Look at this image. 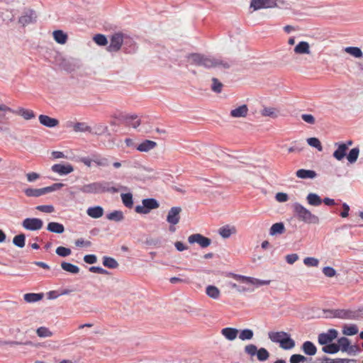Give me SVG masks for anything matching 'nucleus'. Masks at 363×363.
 I'll use <instances>...</instances> for the list:
<instances>
[{"label": "nucleus", "instance_id": "1", "mask_svg": "<svg viewBox=\"0 0 363 363\" xmlns=\"http://www.w3.org/2000/svg\"><path fill=\"white\" fill-rule=\"evenodd\" d=\"M113 182H106V181H101V182H95L86 184H84L83 186L77 187V189L84 193V194H104L106 192L115 194L119 191L121 189H125L126 187L119 185V187L117 188L113 186Z\"/></svg>", "mask_w": 363, "mask_h": 363}, {"label": "nucleus", "instance_id": "2", "mask_svg": "<svg viewBox=\"0 0 363 363\" xmlns=\"http://www.w3.org/2000/svg\"><path fill=\"white\" fill-rule=\"evenodd\" d=\"M188 60L192 65L202 66L207 69L222 67L228 69L230 67L229 62L220 58H216L213 56L205 55L199 53H192L188 55Z\"/></svg>", "mask_w": 363, "mask_h": 363}, {"label": "nucleus", "instance_id": "3", "mask_svg": "<svg viewBox=\"0 0 363 363\" xmlns=\"http://www.w3.org/2000/svg\"><path fill=\"white\" fill-rule=\"evenodd\" d=\"M294 212L297 218L307 224H319L320 218L299 203L293 205Z\"/></svg>", "mask_w": 363, "mask_h": 363}, {"label": "nucleus", "instance_id": "4", "mask_svg": "<svg viewBox=\"0 0 363 363\" xmlns=\"http://www.w3.org/2000/svg\"><path fill=\"white\" fill-rule=\"evenodd\" d=\"M132 42V38L125 34L121 33H114L111 37L107 50L110 52H116L121 50L123 45L125 46V45L130 44ZM123 48L125 52H128L125 47H123Z\"/></svg>", "mask_w": 363, "mask_h": 363}, {"label": "nucleus", "instance_id": "5", "mask_svg": "<svg viewBox=\"0 0 363 363\" xmlns=\"http://www.w3.org/2000/svg\"><path fill=\"white\" fill-rule=\"evenodd\" d=\"M79 161L88 167H91L92 166V163H94L96 166L99 168L107 167L111 164L108 158L103 157L99 154H92L91 157H80Z\"/></svg>", "mask_w": 363, "mask_h": 363}, {"label": "nucleus", "instance_id": "6", "mask_svg": "<svg viewBox=\"0 0 363 363\" xmlns=\"http://www.w3.org/2000/svg\"><path fill=\"white\" fill-rule=\"evenodd\" d=\"M245 354L250 357L257 356V359L259 362L267 361L270 354L268 350L264 347H260L257 349V347L254 344H248L244 348Z\"/></svg>", "mask_w": 363, "mask_h": 363}, {"label": "nucleus", "instance_id": "7", "mask_svg": "<svg viewBox=\"0 0 363 363\" xmlns=\"http://www.w3.org/2000/svg\"><path fill=\"white\" fill-rule=\"evenodd\" d=\"M65 186L62 183H55L50 186L43 187L41 189L28 188L24 190L27 196L29 197H39L42 195L55 191Z\"/></svg>", "mask_w": 363, "mask_h": 363}, {"label": "nucleus", "instance_id": "8", "mask_svg": "<svg viewBox=\"0 0 363 363\" xmlns=\"http://www.w3.org/2000/svg\"><path fill=\"white\" fill-rule=\"evenodd\" d=\"M143 206H137L135 211L138 213L147 214L152 209L159 208L160 204L155 199L150 198L142 200Z\"/></svg>", "mask_w": 363, "mask_h": 363}, {"label": "nucleus", "instance_id": "9", "mask_svg": "<svg viewBox=\"0 0 363 363\" xmlns=\"http://www.w3.org/2000/svg\"><path fill=\"white\" fill-rule=\"evenodd\" d=\"M231 276L233 278L242 283L250 284L252 285L256 286L257 287L263 285H268L270 283L269 280H261L256 278L245 277L236 274H231Z\"/></svg>", "mask_w": 363, "mask_h": 363}, {"label": "nucleus", "instance_id": "10", "mask_svg": "<svg viewBox=\"0 0 363 363\" xmlns=\"http://www.w3.org/2000/svg\"><path fill=\"white\" fill-rule=\"evenodd\" d=\"M22 227L30 231L40 230L43 226V221L38 218H26L22 221Z\"/></svg>", "mask_w": 363, "mask_h": 363}, {"label": "nucleus", "instance_id": "11", "mask_svg": "<svg viewBox=\"0 0 363 363\" xmlns=\"http://www.w3.org/2000/svg\"><path fill=\"white\" fill-rule=\"evenodd\" d=\"M335 315L337 318L346 320H358L361 316L359 310L339 309V311L335 312Z\"/></svg>", "mask_w": 363, "mask_h": 363}, {"label": "nucleus", "instance_id": "12", "mask_svg": "<svg viewBox=\"0 0 363 363\" xmlns=\"http://www.w3.org/2000/svg\"><path fill=\"white\" fill-rule=\"evenodd\" d=\"M37 14L34 10L26 9L18 18V23L22 26H26L36 21Z\"/></svg>", "mask_w": 363, "mask_h": 363}, {"label": "nucleus", "instance_id": "13", "mask_svg": "<svg viewBox=\"0 0 363 363\" xmlns=\"http://www.w3.org/2000/svg\"><path fill=\"white\" fill-rule=\"evenodd\" d=\"M277 0H251L250 7L255 11L262 9H272L277 6Z\"/></svg>", "mask_w": 363, "mask_h": 363}, {"label": "nucleus", "instance_id": "14", "mask_svg": "<svg viewBox=\"0 0 363 363\" xmlns=\"http://www.w3.org/2000/svg\"><path fill=\"white\" fill-rule=\"evenodd\" d=\"M337 331L335 329H329L327 333L319 334L318 337V343L321 345H326L333 342L337 336Z\"/></svg>", "mask_w": 363, "mask_h": 363}, {"label": "nucleus", "instance_id": "15", "mask_svg": "<svg viewBox=\"0 0 363 363\" xmlns=\"http://www.w3.org/2000/svg\"><path fill=\"white\" fill-rule=\"evenodd\" d=\"M182 208L179 206L172 207L167 216V222L172 225H175L179 223L182 212Z\"/></svg>", "mask_w": 363, "mask_h": 363}, {"label": "nucleus", "instance_id": "16", "mask_svg": "<svg viewBox=\"0 0 363 363\" xmlns=\"http://www.w3.org/2000/svg\"><path fill=\"white\" fill-rule=\"evenodd\" d=\"M188 241L191 244L198 243L203 248L208 247L211 243V240L210 238L204 237L199 233L193 234L189 236Z\"/></svg>", "mask_w": 363, "mask_h": 363}, {"label": "nucleus", "instance_id": "17", "mask_svg": "<svg viewBox=\"0 0 363 363\" xmlns=\"http://www.w3.org/2000/svg\"><path fill=\"white\" fill-rule=\"evenodd\" d=\"M51 169L53 172L60 175H67L74 171L73 167L69 164H55L52 166Z\"/></svg>", "mask_w": 363, "mask_h": 363}, {"label": "nucleus", "instance_id": "18", "mask_svg": "<svg viewBox=\"0 0 363 363\" xmlns=\"http://www.w3.org/2000/svg\"><path fill=\"white\" fill-rule=\"evenodd\" d=\"M335 147L337 149L334 151L333 156L338 161L342 160L347 156V147L343 143H335Z\"/></svg>", "mask_w": 363, "mask_h": 363}, {"label": "nucleus", "instance_id": "19", "mask_svg": "<svg viewBox=\"0 0 363 363\" xmlns=\"http://www.w3.org/2000/svg\"><path fill=\"white\" fill-rule=\"evenodd\" d=\"M40 124L48 128H54L59 124V121L47 115H40L38 117Z\"/></svg>", "mask_w": 363, "mask_h": 363}, {"label": "nucleus", "instance_id": "20", "mask_svg": "<svg viewBox=\"0 0 363 363\" xmlns=\"http://www.w3.org/2000/svg\"><path fill=\"white\" fill-rule=\"evenodd\" d=\"M222 335H223L228 340L233 341L238 337L239 330L235 328H225L220 331Z\"/></svg>", "mask_w": 363, "mask_h": 363}, {"label": "nucleus", "instance_id": "21", "mask_svg": "<svg viewBox=\"0 0 363 363\" xmlns=\"http://www.w3.org/2000/svg\"><path fill=\"white\" fill-rule=\"evenodd\" d=\"M104 213V208L100 206H91L87 208L86 214L92 218H99Z\"/></svg>", "mask_w": 363, "mask_h": 363}, {"label": "nucleus", "instance_id": "22", "mask_svg": "<svg viewBox=\"0 0 363 363\" xmlns=\"http://www.w3.org/2000/svg\"><path fill=\"white\" fill-rule=\"evenodd\" d=\"M9 113H13V109L4 104H0V123H5L9 121Z\"/></svg>", "mask_w": 363, "mask_h": 363}, {"label": "nucleus", "instance_id": "23", "mask_svg": "<svg viewBox=\"0 0 363 363\" xmlns=\"http://www.w3.org/2000/svg\"><path fill=\"white\" fill-rule=\"evenodd\" d=\"M248 113V107L247 105L243 104L235 109L231 110L230 116L233 118H242L245 117Z\"/></svg>", "mask_w": 363, "mask_h": 363}, {"label": "nucleus", "instance_id": "24", "mask_svg": "<svg viewBox=\"0 0 363 363\" xmlns=\"http://www.w3.org/2000/svg\"><path fill=\"white\" fill-rule=\"evenodd\" d=\"M301 349L304 354L309 356H313L316 354L317 348L311 341H306L303 343Z\"/></svg>", "mask_w": 363, "mask_h": 363}, {"label": "nucleus", "instance_id": "25", "mask_svg": "<svg viewBox=\"0 0 363 363\" xmlns=\"http://www.w3.org/2000/svg\"><path fill=\"white\" fill-rule=\"evenodd\" d=\"M286 228L282 222L276 223L273 224L269 229V235L271 236H276L284 233Z\"/></svg>", "mask_w": 363, "mask_h": 363}, {"label": "nucleus", "instance_id": "26", "mask_svg": "<svg viewBox=\"0 0 363 363\" xmlns=\"http://www.w3.org/2000/svg\"><path fill=\"white\" fill-rule=\"evenodd\" d=\"M296 175L300 179H314L317 174L314 170L301 169L296 171Z\"/></svg>", "mask_w": 363, "mask_h": 363}, {"label": "nucleus", "instance_id": "27", "mask_svg": "<svg viewBox=\"0 0 363 363\" xmlns=\"http://www.w3.org/2000/svg\"><path fill=\"white\" fill-rule=\"evenodd\" d=\"M294 52L298 55L310 54V45L308 42L301 41L295 48Z\"/></svg>", "mask_w": 363, "mask_h": 363}, {"label": "nucleus", "instance_id": "28", "mask_svg": "<svg viewBox=\"0 0 363 363\" xmlns=\"http://www.w3.org/2000/svg\"><path fill=\"white\" fill-rule=\"evenodd\" d=\"M157 146V143L152 140H145L140 145H138L136 149L140 152H147L150 150L154 149Z\"/></svg>", "mask_w": 363, "mask_h": 363}, {"label": "nucleus", "instance_id": "29", "mask_svg": "<svg viewBox=\"0 0 363 363\" xmlns=\"http://www.w3.org/2000/svg\"><path fill=\"white\" fill-rule=\"evenodd\" d=\"M218 233L223 238L226 239L236 233V228L234 226L225 225L219 228Z\"/></svg>", "mask_w": 363, "mask_h": 363}, {"label": "nucleus", "instance_id": "30", "mask_svg": "<svg viewBox=\"0 0 363 363\" xmlns=\"http://www.w3.org/2000/svg\"><path fill=\"white\" fill-rule=\"evenodd\" d=\"M43 293H28L23 295V299L27 303H35L43 299Z\"/></svg>", "mask_w": 363, "mask_h": 363}, {"label": "nucleus", "instance_id": "31", "mask_svg": "<svg viewBox=\"0 0 363 363\" xmlns=\"http://www.w3.org/2000/svg\"><path fill=\"white\" fill-rule=\"evenodd\" d=\"M47 230L51 233L61 234L65 231L62 224L57 222H50L48 224Z\"/></svg>", "mask_w": 363, "mask_h": 363}, {"label": "nucleus", "instance_id": "32", "mask_svg": "<svg viewBox=\"0 0 363 363\" xmlns=\"http://www.w3.org/2000/svg\"><path fill=\"white\" fill-rule=\"evenodd\" d=\"M286 336H287V333L284 331L268 333V337L270 340L276 343H279Z\"/></svg>", "mask_w": 363, "mask_h": 363}, {"label": "nucleus", "instance_id": "33", "mask_svg": "<svg viewBox=\"0 0 363 363\" xmlns=\"http://www.w3.org/2000/svg\"><path fill=\"white\" fill-rule=\"evenodd\" d=\"M13 113L22 116L26 120H30L35 117L33 111L19 108L17 110H13Z\"/></svg>", "mask_w": 363, "mask_h": 363}, {"label": "nucleus", "instance_id": "34", "mask_svg": "<svg viewBox=\"0 0 363 363\" xmlns=\"http://www.w3.org/2000/svg\"><path fill=\"white\" fill-rule=\"evenodd\" d=\"M124 214L123 211L116 210L106 215V218L109 220L115 222H121L124 220Z\"/></svg>", "mask_w": 363, "mask_h": 363}, {"label": "nucleus", "instance_id": "35", "mask_svg": "<svg viewBox=\"0 0 363 363\" xmlns=\"http://www.w3.org/2000/svg\"><path fill=\"white\" fill-rule=\"evenodd\" d=\"M308 204L313 206H319L322 203L321 198L315 193H309L306 196Z\"/></svg>", "mask_w": 363, "mask_h": 363}, {"label": "nucleus", "instance_id": "36", "mask_svg": "<svg viewBox=\"0 0 363 363\" xmlns=\"http://www.w3.org/2000/svg\"><path fill=\"white\" fill-rule=\"evenodd\" d=\"M279 346L284 350H291L295 347V341L287 333V336L279 342Z\"/></svg>", "mask_w": 363, "mask_h": 363}, {"label": "nucleus", "instance_id": "37", "mask_svg": "<svg viewBox=\"0 0 363 363\" xmlns=\"http://www.w3.org/2000/svg\"><path fill=\"white\" fill-rule=\"evenodd\" d=\"M55 40L60 44H65L67 40V35L61 30H57L53 32Z\"/></svg>", "mask_w": 363, "mask_h": 363}, {"label": "nucleus", "instance_id": "38", "mask_svg": "<svg viewBox=\"0 0 363 363\" xmlns=\"http://www.w3.org/2000/svg\"><path fill=\"white\" fill-rule=\"evenodd\" d=\"M359 155V148L356 147L352 149H351L349 151V153L347 154V160L349 163L354 164L357 162L358 157Z\"/></svg>", "mask_w": 363, "mask_h": 363}, {"label": "nucleus", "instance_id": "39", "mask_svg": "<svg viewBox=\"0 0 363 363\" xmlns=\"http://www.w3.org/2000/svg\"><path fill=\"white\" fill-rule=\"evenodd\" d=\"M108 131V127L102 123L96 124L94 126L91 127L90 133L101 135Z\"/></svg>", "mask_w": 363, "mask_h": 363}, {"label": "nucleus", "instance_id": "40", "mask_svg": "<svg viewBox=\"0 0 363 363\" xmlns=\"http://www.w3.org/2000/svg\"><path fill=\"white\" fill-rule=\"evenodd\" d=\"M72 124V123H70ZM70 126H72L73 130L75 132H89L91 131V126L88 125L86 123L83 122H78L73 125H70Z\"/></svg>", "mask_w": 363, "mask_h": 363}, {"label": "nucleus", "instance_id": "41", "mask_svg": "<svg viewBox=\"0 0 363 363\" xmlns=\"http://www.w3.org/2000/svg\"><path fill=\"white\" fill-rule=\"evenodd\" d=\"M103 264L109 269H116L119 266L118 262L114 258L107 256L103 257Z\"/></svg>", "mask_w": 363, "mask_h": 363}, {"label": "nucleus", "instance_id": "42", "mask_svg": "<svg viewBox=\"0 0 363 363\" xmlns=\"http://www.w3.org/2000/svg\"><path fill=\"white\" fill-rule=\"evenodd\" d=\"M206 294L211 298L218 299L220 296V290L215 286L209 285L206 289Z\"/></svg>", "mask_w": 363, "mask_h": 363}, {"label": "nucleus", "instance_id": "43", "mask_svg": "<svg viewBox=\"0 0 363 363\" xmlns=\"http://www.w3.org/2000/svg\"><path fill=\"white\" fill-rule=\"evenodd\" d=\"M61 267L63 270L72 274H78L79 272V268L77 266L66 262L61 263Z\"/></svg>", "mask_w": 363, "mask_h": 363}, {"label": "nucleus", "instance_id": "44", "mask_svg": "<svg viewBox=\"0 0 363 363\" xmlns=\"http://www.w3.org/2000/svg\"><path fill=\"white\" fill-rule=\"evenodd\" d=\"M261 114L263 116H269L272 118H276L278 116V111L273 107H264L261 111Z\"/></svg>", "mask_w": 363, "mask_h": 363}, {"label": "nucleus", "instance_id": "45", "mask_svg": "<svg viewBox=\"0 0 363 363\" xmlns=\"http://www.w3.org/2000/svg\"><path fill=\"white\" fill-rule=\"evenodd\" d=\"M121 200L124 206L128 208H131L133 206V195L131 193L122 194L121 195Z\"/></svg>", "mask_w": 363, "mask_h": 363}, {"label": "nucleus", "instance_id": "46", "mask_svg": "<svg viewBox=\"0 0 363 363\" xmlns=\"http://www.w3.org/2000/svg\"><path fill=\"white\" fill-rule=\"evenodd\" d=\"M345 51L357 58H361L363 56V52L358 47H347Z\"/></svg>", "mask_w": 363, "mask_h": 363}, {"label": "nucleus", "instance_id": "47", "mask_svg": "<svg viewBox=\"0 0 363 363\" xmlns=\"http://www.w3.org/2000/svg\"><path fill=\"white\" fill-rule=\"evenodd\" d=\"M13 243L16 247L23 248L26 244V235L23 233H21L14 236Z\"/></svg>", "mask_w": 363, "mask_h": 363}, {"label": "nucleus", "instance_id": "48", "mask_svg": "<svg viewBox=\"0 0 363 363\" xmlns=\"http://www.w3.org/2000/svg\"><path fill=\"white\" fill-rule=\"evenodd\" d=\"M358 333L356 325H345L342 328V333L345 335H354Z\"/></svg>", "mask_w": 363, "mask_h": 363}, {"label": "nucleus", "instance_id": "49", "mask_svg": "<svg viewBox=\"0 0 363 363\" xmlns=\"http://www.w3.org/2000/svg\"><path fill=\"white\" fill-rule=\"evenodd\" d=\"M239 338L242 340H250L253 338L254 333L251 329H244L239 332Z\"/></svg>", "mask_w": 363, "mask_h": 363}, {"label": "nucleus", "instance_id": "50", "mask_svg": "<svg viewBox=\"0 0 363 363\" xmlns=\"http://www.w3.org/2000/svg\"><path fill=\"white\" fill-rule=\"evenodd\" d=\"M350 341L345 337H342L337 340V345L340 346V350L342 352L349 351Z\"/></svg>", "mask_w": 363, "mask_h": 363}, {"label": "nucleus", "instance_id": "51", "mask_svg": "<svg viewBox=\"0 0 363 363\" xmlns=\"http://www.w3.org/2000/svg\"><path fill=\"white\" fill-rule=\"evenodd\" d=\"M322 350L328 354H335L340 350V346L335 343H329L323 347Z\"/></svg>", "mask_w": 363, "mask_h": 363}, {"label": "nucleus", "instance_id": "52", "mask_svg": "<svg viewBox=\"0 0 363 363\" xmlns=\"http://www.w3.org/2000/svg\"><path fill=\"white\" fill-rule=\"evenodd\" d=\"M307 143L310 146L316 148L318 151H322L323 150V147H322L321 143L319 140V139L317 138H308L307 139Z\"/></svg>", "mask_w": 363, "mask_h": 363}, {"label": "nucleus", "instance_id": "53", "mask_svg": "<svg viewBox=\"0 0 363 363\" xmlns=\"http://www.w3.org/2000/svg\"><path fill=\"white\" fill-rule=\"evenodd\" d=\"M322 363H357V361L355 359H332L330 358H325Z\"/></svg>", "mask_w": 363, "mask_h": 363}, {"label": "nucleus", "instance_id": "54", "mask_svg": "<svg viewBox=\"0 0 363 363\" xmlns=\"http://www.w3.org/2000/svg\"><path fill=\"white\" fill-rule=\"evenodd\" d=\"M37 335L40 337H48L52 335V333L45 327H40L36 330Z\"/></svg>", "mask_w": 363, "mask_h": 363}, {"label": "nucleus", "instance_id": "55", "mask_svg": "<svg viewBox=\"0 0 363 363\" xmlns=\"http://www.w3.org/2000/svg\"><path fill=\"white\" fill-rule=\"evenodd\" d=\"M137 119V116L132 115V116H127L125 117V120L129 125H131L133 128H136L138 127L140 124V121Z\"/></svg>", "mask_w": 363, "mask_h": 363}, {"label": "nucleus", "instance_id": "56", "mask_svg": "<svg viewBox=\"0 0 363 363\" xmlns=\"http://www.w3.org/2000/svg\"><path fill=\"white\" fill-rule=\"evenodd\" d=\"M55 252L57 255L62 257H65L70 255L72 253V251L69 248L60 246V247H57Z\"/></svg>", "mask_w": 363, "mask_h": 363}, {"label": "nucleus", "instance_id": "57", "mask_svg": "<svg viewBox=\"0 0 363 363\" xmlns=\"http://www.w3.org/2000/svg\"><path fill=\"white\" fill-rule=\"evenodd\" d=\"M307 361V357L302 354H295L290 357V363H301Z\"/></svg>", "mask_w": 363, "mask_h": 363}, {"label": "nucleus", "instance_id": "58", "mask_svg": "<svg viewBox=\"0 0 363 363\" xmlns=\"http://www.w3.org/2000/svg\"><path fill=\"white\" fill-rule=\"evenodd\" d=\"M94 42L101 46L106 45L108 43V40L104 35L96 34L94 37Z\"/></svg>", "mask_w": 363, "mask_h": 363}, {"label": "nucleus", "instance_id": "59", "mask_svg": "<svg viewBox=\"0 0 363 363\" xmlns=\"http://www.w3.org/2000/svg\"><path fill=\"white\" fill-rule=\"evenodd\" d=\"M211 89L216 93H220L223 87V84L216 78L212 79Z\"/></svg>", "mask_w": 363, "mask_h": 363}, {"label": "nucleus", "instance_id": "60", "mask_svg": "<svg viewBox=\"0 0 363 363\" xmlns=\"http://www.w3.org/2000/svg\"><path fill=\"white\" fill-rule=\"evenodd\" d=\"M35 208L43 213H51L55 211V208L52 205H40L37 206Z\"/></svg>", "mask_w": 363, "mask_h": 363}, {"label": "nucleus", "instance_id": "61", "mask_svg": "<svg viewBox=\"0 0 363 363\" xmlns=\"http://www.w3.org/2000/svg\"><path fill=\"white\" fill-rule=\"evenodd\" d=\"M318 262V259L314 257H306L303 259V263L309 267H317Z\"/></svg>", "mask_w": 363, "mask_h": 363}, {"label": "nucleus", "instance_id": "62", "mask_svg": "<svg viewBox=\"0 0 363 363\" xmlns=\"http://www.w3.org/2000/svg\"><path fill=\"white\" fill-rule=\"evenodd\" d=\"M89 270L93 273H98V274H105V275L110 274V272L108 271L103 269L101 267H89Z\"/></svg>", "mask_w": 363, "mask_h": 363}, {"label": "nucleus", "instance_id": "63", "mask_svg": "<svg viewBox=\"0 0 363 363\" xmlns=\"http://www.w3.org/2000/svg\"><path fill=\"white\" fill-rule=\"evenodd\" d=\"M323 273L327 277H333L336 274V271L331 267H325L323 269Z\"/></svg>", "mask_w": 363, "mask_h": 363}, {"label": "nucleus", "instance_id": "64", "mask_svg": "<svg viewBox=\"0 0 363 363\" xmlns=\"http://www.w3.org/2000/svg\"><path fill=\"white\" fill-rule=\"evenodd\" d=\"M301 118L306 123L311 124V125H313L315 123V119L314 116L311 114H302Z\"/></svg>", "mask_w": 363, "mask_h": 363}]
</instances>
